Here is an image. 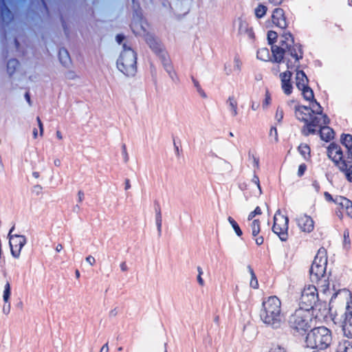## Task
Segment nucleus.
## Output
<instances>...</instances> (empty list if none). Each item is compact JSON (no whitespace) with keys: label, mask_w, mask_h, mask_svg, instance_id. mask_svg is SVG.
Listing matches in <instances>:
<instances>
[{"label":"nucleus","mask_w":352,"mask_h":352,"mask_svg":"<svg viewBox=\"0 0 352 352\" xmlns=\"http://www.w3.org/2000/svg\"><path fill=\"white\" fill-rule=\"evenodd\" d=\"M300 309L296 311L292 320V327L298 331L304 332L311 327V318H315L311 312H305Z\"/></svg>","instance_id":"1a4fd4ad"},{"label":"nucleus","mask_w":352,"mask_h":352,"mask_svg":"<svg viewBox=\"0 0 352 352\" xmlns=\"http://www.w3.org/2000/svg\"><path fill=\"white\" fill-rule=\"evenodd\" d=\"M273 232L280 240L285 241L287 237L288 219L280 212H276L274 217Z\"/></svg>","instance_id":"9d476101"},{"label":"nucleus","mask_w":352,"mask_h":352,"mask_svg":"<svg viewBox=\"0 0 352 352\" xmlns=\"http://www.w3.org/2000/svg\"><path fill=\"white\" fill-rule=\"evenodd\" d=\"M227 104L229 109L230 114L232 116H236L237 115V100L234 97H229Z\"/></svg>","instance_id":"393cba45"},{"label":"nucleus","mask_w":352,"mask_h":352,"mask_svg":"<svg viewBox=\"0 0 352 352\" xmlns=\"http://www.w3.org/2000/svg\"><path fill=\"white\" fill-rule=\"evenodd\" d=\"M246 270L248 272V276L250 278V285L251 287L256 289L258 287V281L256 278L255 274L254 273L253 270L250 266H247Z\"/></svg>","instance_id":"bb28decb"},{"label":"nucleus","mask_w":352,"mask_h":352,"mask_svg":"<svg viewBox=\"0 0 352 352\" xmlns=\"http://www.w3.org/2000/svg\"><path fill=\"white\" fill-rule=\"evenodd\" d=\"M327 156L342 172L347 180L352 182V158L346 152L343 155L341 147L336 144L331 143L327 147Z\"/></svg>","instance_id":"20e7f679"},{"label":"nucleus","mask_w":352,"mask_h":352,"mask_svg":"<svg viewBox=\"0 0 352 352\" xmlns=\"http://www.w3.org/2000/svg\"><path fill=\"white\" fill-rule=\"evenodd\" d=\"M240 248L241 251H245L246 250V245L244 243H242L240 245Z\"/></svg>","instance_id":"5fc2aeb1"},{"label":"nucleus","mask_w":352,"mask_h":352,"mask_svg":"<svg viewBox=\"0 0 352 352\" xmlns=\"http://www.w3.org/2000/svg\"><path fill=\"white\" fill-rule=\"evenodd\" d=\"M201 274H202L201 270H199V274L197 276V282H198L199 285L200 286H204V284H205V282H204V279L201 277Z\"/></svg>","instance_id":"79ce46f5"},{"label":"nucleus","mask_w":352,"mask_h":352,"mask_svg":"<svg viewBox=\"0 0 352 352\" xmlns=\"http://www.w3.org/2000/svg\"><path fill=\"white\" fill-rule=\"evenodd\" d=\"M257 58L263 61L274 60L273 55H270L269 50L266 47H261L258 50Z\"/></svg>","instance_id":"b1692460"},{"label":"nucleus","mask_w":352,"mask_h":352,"mask_svg":"<svg viewBox=\"0 0 352 352\" xmlns=\"http://www.w3.org/2000/svg\"><path fill=\"white\" fill-rule=\"evenodd\" d=\"M324 197L326 201H333L335 200V198L333 199L332 196L329 192H324Z\"/></svg>","instance_id":"a18cd8bd"},{"label":"nucleus","mask_w":352,"mask_h":352,"mask_svg":"<svg viewBox=\"0 0 352 352\" xmlns=\"http://www.w3.org/2000/svg\"><path fill=\"white\" fill-rule=\"evenodd\" d=\"M258 107V104H256V105H254L253 104L252 106V109L254 110V111H256L257 109V108Z\"/></svg>","instance_id":"4d7b16f0"},{"label":"nucleus","mask_w":352,"mask_h":352,"mask_svg":"<svg viewBox=\"0 0 352 352\" xmlns=\"http://www.w3.org/2000/svg\"><path fill=\"white\" fill-rule=\"evenodd\" d=\"M86 263L89 265H93L95 263V258L93 256H89L86 258Z\"/></svg>","instance_id":"c03bdc74"},{"label":"nucleus","mask_w":352,"mask_h":352,"mask_svg":"<svg viewBox=\"0 0 352 352\" xmlns=\"http://www.w3.org/2000/svg\"><path fill=\"white\" fill-rule=\"evenodd\" d=\"M340 142L345 147L346 152L352 158V135L343 133L340 135Z\"/></svg>","instance_id":"4be33fe9"},{"label":"nucleus","mask_w":352,"mask_h":352,"mask_svg":"<svg viewBox=\"0 0 352 352\" xmlns=\"http://www.w3.org/2000/svg\"><path fill=\"white\" fill-rule=\"evenodd\" d=\"M255 216L256 214L253 212H250L248 217V220H252Z\"/></svg>","instance_id":"3c124183"},{"label":"nucleus","mask_w":352,"mask_h":352,"mask_svg":"<svg viewBox=\"0 0 352 352\" xmlns=\"http://www.w3.org/2000/svg\"><path fill=\"white\" fill-rule=\"evenodd\" d=\"M297 224L298 228L305 232H311L314 228L313 219L306 214H300L297 218Z\"/></svg>","instance_id":"dca6fc26"},{"label":"nucleus","mask_w":352,"mask_h":352,"mask_svg":"<svg viewBox=\"0 0 352 352\" xmlns=\"http://www.w3.org/2000/svg\"><path fill=\"white\" fill-rule=\"evenodd\" d=\"M272 102V96L269 90L266 89L264 98L262 101V107L263 109H267Z\"/></svg>","instance_id":"c756f323"},{"label":"nucleus","mask_w":352,"mask_h":352,"mask_svg":"<svg viewBox=\"0 0 352 352\" xmlns=\"http://www.w3.org/2000/svg\"><path fill=\"white\" fill-rule=\"evenodd\" d=\"M298 306L305 312H311L315 318L327 311L326 304L320 301L318 289L311 284L305 285L302 288L298 298Z\"/></svg>","instance_id":"f03ea898"},{"label":"nucleus","mask_w":352,"mask_h":352,"mask_svg":"<svg viewBox=\"0 0 352 352\" xmlns=\"http://www.w3.org/2000/svg\"><path fill=\"white\" fill-rule=\"evenodd\" d=\"M278 37L277 33L274 31H269L267 35L269 44L274 45V43L276 41Z\"/></svg>","instance_id":"f704fd0d"},{"label":"nucleus","mask_w":352,"mask_h":352,"mask_svg":"<svg viewBox=\"0 0 352 352\" xmlns=\"http://www.w3.org/2000/svg\"><path fill=\"white\" fill-rule=\"evenodd\" d=\"M306 166L305 164H300L299 166H298V176H301L304 174V173L305 172L306 170Z\"/></svg>","instance_id":"ea45409f"},{"label":"nucleus","mask_w":352,"mask_h":352,"mask_svg":"<svg viewBox=\"0 0 352 352\" xmlns=\"http://www.w3.org/2000/svg\"><path fill=\"white\" fill-rule=\"evenodd\" d=\"M298 89L302 91V95L306 100H311L314 99L313 91L308 86H305Z\"/></svg>","instance_id":"cd10ccee"},{"label":"nucleus","mask_w":352,"mask_h":352,"mask_svg":"<svg viewBox=\"0 0 352 352\" xmlns=\"http://www.w3.org/2000/svg\"><path fill=\"white\" fill-rule=\"evenodd\" d=\"M25 242V239L23 235L13 234L12 231L10 232L9 243L10 251L14 257L18 258L20 256Z\"/></svg>","instance_id":"ddd939ff"},{"label":"nucleus","mask_w":352,"mask_h":352,"mask_svg":"<svg viewBox=\"0 0 352 352\" xmlns=\"http://www.w3.org/2000/svg\"><path fill=\"white\" fill-rule=\"evenodd\" d=\"M293 38L290 33L285 32L280 38L279 45H274L272 46V54L275 62L280 63L283 58L286 61V66L288 69H292L298 64V57L296 55L290 54L289 57L285 56V50L292 46L293 44Z\"/></svg>","instance_id":"423d86ee"},{"label":"nucleus","mask_w":352,"mask_h":352,"mask_svg":"<svg viewBox=\"0 0 352 352\" xmlns=\"http://www.w3.org/2000/svg\"><path fill=\"white\" fill-rule=\"evenodd\" d=\"M327 263V253L324 248L318 251L311 267V276L313 279L318 280L319 287L322 292L326 294L329 290V282L326 274V266Z\"/></svg>","instance_id":"39448f33"},{"label":"nucleus","mask_w":352,"mask_h":352,"mask_svg":"<svg viewBox=\"0 0 352 352\" xmlns=\"http://www.w3.org/2000/svg\"><path fill=\"white\" fill-rule=\"evenodd\" d=\"M295 103V100H290L287 102V105L290 107H292L293 106V104Z\"/></svg>","instance_id":"864d4df0"},{"label":"nucleus","mask_w":352,"mask_h":352,"mask_svg":"<svg viewBox=\"0 0 352 352\" xmlns=\"http://www.w3.org/2000/svg\"><path fill=\"white\" fill-rule=\"evenodd\" d=\"M267 352H287L286 349L279 346H272Z\"/></svg>","instance_id":"4c0bfd02"},{"label":"nucleus","mask_w":352,"mask_h":352,"mask_svg":"<svg viewBox=\"0 0 352 352\" xmlns=\"http://www.w3.org/2000/svg\"><path fill=\"white\" fill-rule=\"evenodd\" d=\"M327 124H321V126H318V130L320 129V138L322 140L329 142L334 138L333 130L326 126Z\"/></svg>","instance_id":"aec40b11"},{"label":"nucleus","mask_w":352,"mask_h":352,"mask_svg":"<svg viewBox=\"0 0 352 352\" xmlns=\"http://www.w3.org/2000/svg\"><path fill=\"white\" fill-rule=\"evenodd\" d=\"M261 321L273 329L280 327L285 321L281 311V302L276 296H270L263 301L259 314Z\"/></svg>","instance_id":"7ed1b4c3"},{"label":"nucleus","mask_w":352,"mask_h":352,"mask_svg":"<svg viewBox=\"0 0 352 352\" xmlns=\"http://www.w3.org/2000/svg\"><path fill=\"white\" fill-rule=\"evenodd\" d=\"M342 327L344 334L352 340V312L345 314Z\"/></svg>","instance_id":"6ab92c4d"},{"label":"nucleus","mask_w":352,"mask_h":352,"mask_svg":"<svg viewBox=\"0 0 352 352\" xmlns=\"http://www.w3.org/2000/svg\"><path fill=\"white\" fill-rule=\"evenodd\" d=\"M270 136L274 142L278 141V132L276 128H271L270 131Z\"/></svg>","instance_id":"e433bc0d"},{"label":"nucleus","mask_w":352,"mask_h":352,"mask_svg":"<svg viewBox=\"0 0 352 352\" xmlns=\"http://www.w3.org/2000/svg\"><path fill=\"white\" fill-rule=\"evenodd\" d=\"M122 38H122V36H119V35H118V36H117V39H118V43H121V41H122Z\"/></svg>","instance_id":"6e6d98bb"},{"label":"nucleus","mask_w":352,"mask_h":352,"mask_svg":"<svg viewBox=\"0 0 352 352\" xmlns=\"http://www.w3.org/2000/svg\"><path fill=\"white\" fill-rule=\"evenodd\" d=\"M228 74H231V73H232V71H230H230H228Z\"/></svg>","instance_id":"bf43d9fd"},{"label":"nucleus","mask_w":352,"mask_h":352,"mask_svg":"<svg viewBox=\"0 0 352 352\" xmlns=\"http://www.w3.org/2000/svg\"><path fill=\"white\" fill-rule=\"evenodd\" d=\"M296 84L298 89L307 86L308 79L302 71L296 72Z\"/></svg>","instance_id":"5701e85b"},{"label":"nucleus","mask_w":352,"mask_h":352,"mask_svg":"<svg viewBox=\"0 0 352 352\" xmlns=\"http://www.w3.org/2000/svg\"><path fill=\"white\" fill-rule=\"evenodd\" d=\"M272 23L277 27L284 28L286 27V20L284 12L280 8H276L274 10L272 15Z\"/></svg>","instance_id":"a211bd4d"},{"label":"nucleus","mask_w":352,"mask_h":352,"mask_svg":"<svg viewBox=\"0 0 352 352\" xmlns=\"http://www.w3.org/2000/svg\"><path fill=\"white\" fill-rule=\"evenodd\" d=\"M298 151L300 153L304 158H307L309 156L310 154V148L306 144H301L298 147Z\"/></svg>","instance_id":"2f4dec72"},{"label":"nucleus","mask_w":352,"mask_h":352,"mask_svg":"<svg viewBox=\"0 0 352 352\" xmlns=\"http://www.w3.org/2000/svg\"><path fill=\"white\" fill-rule=\"evenodd\" d=\"M234 28L237 30L239 34L252 36V29L249 27V24L246 20L242 17H239L234 21Z\"/></svg>","instance_id":"f3484780"},{"label":"nucleus","mask_w":352,"mask_h":352,"mask_svg":"<svg viewBox=\"0 0 352 352\" xmlns=\"http://www.w3.org/2000/svg\"><path fill=\"white\" fill-rule=\"evenodd\" d=\"M228 222L237 236L240 237L243 235L242 230L239 227L238 223L232 217H228Z\"/></svg>","instance_id":"a878e982"},{"label":"nucleus","mask_w":352,"mask_h":352,"mask_svg":"<svg viewBox=\"0 0 352 352\" xmlns=\"http://www.w3.org/2000/svg\"><path fill=\"white\" fill-rule=\"evenodd\" d=\"M294 115L299 121L304 123L303 131L306 135L317 131L318 126H321L322 123H329V119L322 113L321 107L316 102H313L310 108L303 105L295 106Z\"/></svg>","instance_id":"f257e3e1"},{"label":"nucleus","mask_w":352,"mask_h":352,"mask_svg":"<svg viewBox=\"0 0 352 352\" xmlns=\"http://www.w3.org/2000/svg\"><path fill=\"white\" fill-rule=\"evenodd\" d=\"M253 212L256 214H260L261 213V209L259 207H256L255 210L253 211Z\"/></svg>","instance_id":"09e8293b"},{"label":"nucleus","mask_w":352,"mask_h":352,"mask_svg":"<svg viewBox=\"0 0 352 352\" xmlns=\"http://www.w3.org/2000/svg\"><path fill=\"white\" fill-rule=\"evenodd\" d=\"M36 121L38 122V126L39 128V133L37 129H34L32 131V135L34 139H36L38 136L41 137L43 134V123L39 118H36Z\"/></svg>","instance_id":"7c9ffc66"},{"label":"nucleus","mask_w":352,"mask_h":352,"mask_svg":"<svg viewBox=\"0 0 352 352\" xmlns=\"http://www.w3.org/2000/svg\"><path fill=\"white\" fill-rule=\"evenodd\" d=\"M267 10L266 6L260 4L255 8V15L257 18H261L266 14Z\"/></svg>","instance_id":"473e14b6"},{"label":"nucleus","mask_w":352,"mask_h":352,"mask_svg":"<svg viewBox=\"0 0 352 352\" xmlns=\"http://www.w3.org/2000/svg\"><path fill=\"white\" fill-rule=\"evenodd\" d=\"M331 341V332L325 327L311 329L306 337V344L311 349H325L330 346Z\"/></svg>","instance_id":"0eeeda50"},{"label":"nucleus","mask_w":352,"mask_h":352,"mask_svg":"<svg viewBox=\"0 0 352 352\" xmlns=\"http://www.w3.org/2000/svg\"><path fill=\"white\" fill-rule=\"evenodd\" d=\"M100 352H109V346H108V344H104L100 350Z\"/></svg>","instance_id":"49530a36"},{"label":"nucleus","mask_w":352,"mask_h":352,"mask_svg":"<svg viewBox=\"0 0 352 352\" xmlns=\"http://www.w3.org/2000/svg\"><path fill=\"white\" fill-rule=\"evenodd\" d=\"M280 80L281 88L286 95H290L293 91V84L292 82V73L286 71L280 74Z\"/></svg>","instance_id":"4468645a"},{"label":"nucleus","mask_w":352,"mask_h":352,"mask_svg":"<svg viewBox=\"0 0 352 352\" xmlns=\"http://www.w3.org/2000/svg\"><path fill=\"white\" fill-rule=\"evenodd\" d=\"M336 204V214L340 219L349 217L352 219V202L342 196H337L333 200Z\"/></svg>","instance_id":"9b49d317"},{"label":"nucleus","mask_w":352,"mask_h":352,"mask_svg":"<svg viewBox=\"0 0 352 352\" xmlns=\"http://www.w3.org/2000/svg\"><path fill=\"white\" fill-rule=\"evenodd\" d=\"M250 230L252 239L257 245H261L264 243V238L262 235H259L261 232V223L258 219L252 221L250 226Z\"/></svg>","instance_id":"2eb2a0df"},{"label":"nucleus","mask_w":352,"mask_h":352,"mask_svg":"<svg viewBox=\"0 0 352 352\" xmlns=\"http://www.w3.org/2000/svg\"><path fill=\"white\" fill-rule=\"evenodd\" d=\"M29 177L31 179L37 180L40 178L41 174L38 171L34 170L30 173Z\"/></svg>","instance_id":"58836bf2"},{"label":"nucleus","mask_w":352,"mask_h":352,"mask_svg":"<svg viewBox=\"0 0 352 352\" xmlns=\"http://www.w3.org/2000/svg\"><path fill=\"white\" fill-rule=\"evenodd\" d=\"M61 248H62V245H59L57 246L56 250H60Z\"/></svg>","instance_id":"13d9d810"},{"label":"nucleus","mask_w":352,"mask_h":352,"mask_svg":"<svg viewBox=\"0 0 352 352\" xmlns=\"http://www.w3.org/2000/svg\"><path fill=\"white\" fill-rule=\"evenodd\" d=\"M337 352H352V340L340 343Z\"/></svg>","instance_id":"c85d7f7f"},{"label":"nucleus","mask_w":352,"mask_h":352,"mask_svg":"<svg viewBox=\"0 0 352 352\" xmlns=\"http://www.w3.org/2000/svg\"><path fill=\"white\" fill-rule=\"evenodd\" d=\"M120 267H121V270H122V271H126V269H127V267H126V263H122V264L120 265Z\"/></svg>","instance_id":"603ef678"},{"label":"nucleus","mask_w":352,"mask_h":352,"mask_svg":"<svg viewBox=\"0 0 352 352\" xmlns=\"http://www.w3.org/2000/svg\"><path fill=\"white\" fill-rule=\"evenodd\" d=\"M56 138L58 139V140H62L63 139V135H62V133L59 131H57L56 133Z\"/></svg>","instance_id":"de8ad7c7"},{"label":"nucleus","mask_w":352,"mask_h":352,"mask_svg":"<svg viewBox=\"0 0 352 352\" xmlns=\"http://www.w3.org/2000/svg\"><path fill=\"white\" fill-rule=\"evenodd\" d=\"M254 183L256 186V194L260 195L261 194V189L259 185L258 179L257 177L254 178Z\"/></svg>","instance_id":"37998d69"},{"label":"nucleus","mask_w":352,"mask_h":352,"mask_svg":"<svg viewBox=\"0 0 352 352\" xmlns=\"http://www.w3.org/2000/svg\"><path fill=\"white\" fill-rule=\"evenodd\" d=\"M12 287L8 281L2 284L0 287V300L2 301V312L8 314L11 309Z\"/></svg>","instance_id":"f8f14e48"},{"label":"nucleus","mask_w":352,"mask_h":352,"mask_svg":"<svg viewBox=\"0 0 352 352\" xmlns=\"http://www.w3.org/2000/svg\"><path fill=\"white\" fill-rule=\"evenodd\" d=\"M59 55H60V60L63 65H67L70 63V58H69V54L67 52H65V51L60 52Z\"/></svg>","instance_id":"72a5a7b5"},{"label":"nucleus","mask_w":352,"mask_h":352,"mask_svg":"<svg viewBox=\"0 0 352 352\" xmlns=\"http://www.w3.org/2000/svg\"><path fill=\"white\" fill-rule=\"evenodd\" d=\"M271 3L274 4H280L283 0H269Z\"/></svg>","instance_id":"8fccbe9b"},{"label":"nucleus","mask_w":352,"mask_h":352,"mask_svg":"<svg viewBox=\"0 0 352 352\" xmlns=\"http://www.w3.org/2000/svg\"><path fill=\"white\" fill-rule=\"evenodd\" d=\"M241 62L238 59H235L234 61V71L239 72L241 68Z\"/></svg>","instance_id":"a19ab883"},{"label":"nucleus","mask_w":352,"mask_h":352,"mask_svg":"<svg viewBox=\"0 0 352 352\" xmlns=\"http://www.w3.org/2000/svg\"><path fill=\"white\" fill-rule=\"evenodd\" d=\"M283 110L280 107H278L275 113V118L278 121H280L283 118Z\"/></svg>","instance_id":"c9c22d12"},{"label":"nucleus","mask_w":352,"mask_h":352,"mask_svg":"<svg viewBox=\"0 0 352 352\" xmlns=\"http://www.w3.org/2000/svg\"><path fill=\"white\" fill-rule=\"evenodd\" d=\"M351 298V294L347 289L340 290L338 293L335 294L331 298V301H338L342 304H348Z\"/></svg>","instance_id":"412c9836"},{"label":"nucleus","mask_w":352,"mask_h":352,"mask_svg":"<svg viewBox=\"0 0 352 352\" xmlns=\"http://www.w3.org/2000/svg\"><path fill=\"white\" fill-rule=\"evenodd\" d=\"M117 67L126 76L134 75L136 71V56L130 48L124 49L117 60Z\"/></svg>","instance_id":"6e6552de"}]
</instances>
